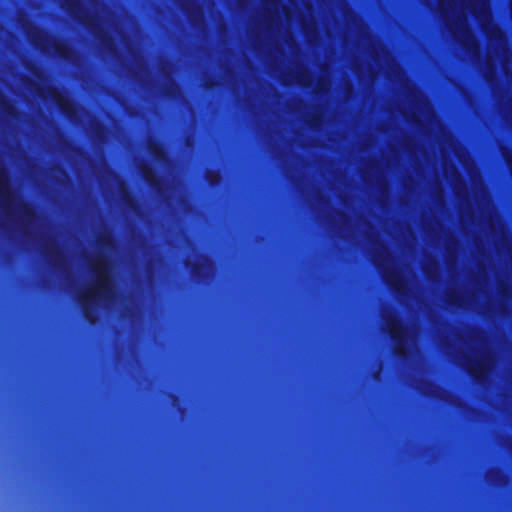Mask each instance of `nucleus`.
Instances as JSON below:
<instances>
[{
    "label": "nucleus",
    "mask_w": 512,
    "mask_h": 512,
    "mask_svg": "<svg viewBox=\"0 0 512 512\" xmlns=\"http://www.w3.org/2000/svg\"><path fill=\"white\" fill-rule=\"evenodd\" d=\"M49 93L60 112L70 118L75 110L71 101L56 88H51Z\"/></svg>",
    "instance_id": "obj_3"
},
{
    "label": "nucleus",
    "mask_w": 512,
    "mask_h": 512,
    "mask_svg": "<svg viewBox=\"0 0 512 512\" xmlns=\"http://www.w3.org/2000/svg\"><path fill=\"white\" fill-rule=\"evenodd\" d=\"M53 50L55 55L62 60H70L72 55V49L63 42H54Z\"/></svg>",
    "instance_id": "obj_8"
},
{
    "label": "nucleus",
    "mask_w": 512,
    "mask_h": 512,
    "mask_svg": "<svg viewBox=\"0 0 512 512\" xmlns=\"http://www.w3.org/2000/svg\"><path fill=\"white\" fill-rule=\"evenodd\" d=\"M6 173L4 168L0 165V198L3 210L5 213L8 212L11 204V193L6 187Z\"/></svg>",
    "instance_id": "obj_5"
},
{
    "label": "nucleus",
    "mask_w": 512,
    "mask_h": 512,
    "mask_svg": "<svg viewBox=\"0 0 512 512\" xmlns=\"http://www.w3.org/2000/svg\"><path fill=\"white\" fill-rule=\"evenodd\" d=\"M200 268H201L200 265L196 264L194 266V271L197 273L200 270Z\"/></svg>",
    "instance_id": "obj_22"
},
{
    "label": "nucleus",
    "mask_w": 512,
    "mask_h": 512,
    "mask_svg": "<svg viewBox=\"0 0 512 512\" xmlns=\"http://www.w3.org/2000/svg\"><path fill=\"white\" fill-rule=\"evenodd\" d=\"M0 107L5 115H7L9 117H15L16 110H15L14 106L9 101H7L6 99H3V101H1V103H0Z\"/></svg>",
    "instance_id": "obj_13"
},
{
    "label": "nucleus",
    "mask_w": 512,
    "mask_h": 512,
    "mask_svg": "<svg viewBox=\"0 0 512 512\" xmlns=\"http://www.w3.org/2000/svg\"><path fill=\"white\" fill-rule=\"evenodd\" d=\"M500 293H501V295L505 296L508 293V289L505 287H501Z\"/></svg>",
    "instance_id": "obj_21"
},
{
    "label": "nucleus",
    "mask_w": 512,
    "mask_h": 512,
    "mask_svg": "<svg viewBox=\"0 0 512 512\" xmlns=\"http://www.w3.org/2000/svg\"><path fill=\"white\" fill-rule=\"evenodd\" d=\"M298 83L301 85V86H307V83L306 81L304 80V75L301 73L298 75Z\"/></svg>",
    "instance_id": "obj_19"
},
{
    "label": "nucleus",
    "mask_w": 512,
    "mask_h": 512,
    "mask_svg": "<svg viewBox=\"0 0 512 512\" xmlns=\"http://www.w3.org/2000/svg\"><path fill=\"white\" fill-rule=\"evenodd\" d=\"M386 281L392 290L396 293H401L403 288L402 279L395 273L386 274Z\"/></svg>",
    "instance_id": "obj_10"
},
{
    "label": "nucleus",
    "mask_w": 512,
    "mask_h": 512,
    "mask_svg": "<svg viewBox=\"0 0 512 512\" xmlns=\"http://www.w3.org/2000/svg\"><path fill=\"white\" fill-rule=\"evenodd\" d=\"M447 300H448V303L453 306H460L461 297L458 293H455V292L449 293Z\"/></svg>",
    "instance_id": "obj_14"
},
{
    "label": "nucleus",
    "mask_w": 512,
    "mask_h": 512,
    "mask_svg": "<svg viewBox=\"0 0 512 512\" xmlns=\"http://www.w3.org/2000/svg\"><path fill=\"white\" fill-rule=\"evenodd\" d=\"M22 211H23V215L28 220L32 219L35 216V213H34L33 209L30 206L26 205V204L22 207Z\"/></svg>",
    "instance_id": "obj_15"
},
{
    "label": "nucleus",
    "mask_w": 512,
    "mask_h": 512,
    "mask_svg": "<svg viewBox=\"0 0 512 512\" xmlns=\"http://www.w3.org/2000/svg\"><path fill=\"white\" fill-rule=\"evenodd\" d=\"M63 5L66 8V10L69 12V14L80 21L81 23L85 24L86 26H90V18L86 16H81V4L80 0H62Z\"/></svg>",
    "instance_id": "obj_4"
},
{
    "label": "nucleus",
    "mask_w": 512,
    "mask_h": 512,
    "mask_svg": "<svg viewBox=\"0 0 512 512\" xmlns=\"http://www.w3.org/2000/svg\"><path fill=\"white\" fill-rule=\"evenodd\" d=\"M149 152L153 156V158L158 162H163L166 160V153L163 146L159 142H150L148 145Z\"/></svg>",
    "instance_id": "obj_9"
},
{
    "label": "nucleus",
    "mask_w": 512,
    "mask_h": 512,
    "mask_svg": "<svg viewBox=\"0 0 512 512\" xmlns=\"http://www.w3.org/2000/svg\"><path fill=\"white\" fill-rule=\"evenodd\" d=\"M120 196L124 205L131 211L138 213L139 205L132 193L123 185L120 186Z\"/></svg>",
    "instance_id": "obj_6"
},
{
    "label": "nucleus",
    "mask_w": 512,
    "mask_h": 512,
    "mask_svg": "<svg viewBox=\"0 0 512 512\" xmlns=\"http://www.w3.org/2000/svg\"><path fill=\"white\" fill-rule=\"evenodd\" d=\"M92 271L95 274L94 283L78 296L84 318L91 324L96 320L92 306L98 301H109L114 294L113 283L108 275V261L104 258L97 259L92 266Z\"/></svg>",
    "instance_id": "obj_1"
},
{
    "label": "nucleus",
    "mask_w": 512,
    "mask_h": 512,
    "mask_svg": "<svg viewBox=\"0 0 512 512\" xmlns=\"http://www.w3.org/2000/svg\"><path fill=\"white\" fill-rule=\"evenodd\" d=\"M98 243H99L100 246L108 248L112 244V239L109 236H101L98 239Z\"/></svg>",
    "instance_id": "obj_16"
},
{
    "label": "nucleus",
    "mask_w": 512,
    "mask_h": 512,
    "mask_svg": "<svg viewBox=\"0 0 512 512\" xmlns=\"http://www.w3.org/2000/svg\"><path fill=\"white\" fill-rule=\"evenodd\" d=\"M468 371L473 378L481 380L488 371L485 359L469 364Z\"/></svg>",
    "instance_id": "obj_7"
},
{
    "label": "nucleus",
    "mask_w": 512,
    "mask_h": 512,
    "mask_svg": "<svg viewBox=\"0 0 512 512\" xmlns=\"http://www.w3.org/2000/svg\"><path fill=\"white\" fill-rule=\"evenodd\" d=\"M387 332L390 338L395 342L396 355H404L402 346L407 340V328L404 323L398 318H391L387 321Z\"/></svg>",
    "instance_id": "obj_2"
},
{
    "label": "nucleus",
    "mask_w": 512,
    "mask_h": 512,
    "mask_svg": "<svg viewBox=\"0 0 512 512\" xmlns=\"http://www.w3.org/2000/svg\"><path fill=\"white\" fill-rule=\"evenodd\" d=\"M105 130L104 126L103 125H98L96 128H95V134L97 135V137H100V135L102 134V132Z\"/></svg>",
    "instance_id": "obj_18"
},
{
    "label": "nucleus",
    "mask_w": 512,
    "mask_h": 512,
    "mask_svg": "<svg viewBox=\"0 0 512 512\" xmlns=\"http://www.w3.org/2000/svg\"><path fill=\"white\" fill-rule=\"evenodd\" d=\"M321 122V118L317 115H313L310 120L308 121V125L311 127V128H316L318 127V124Z\"/></svg>",
    "instance_id": "obj_17"
},
{
    "label": "nucleus",
    "mask_w": 512,
    "mask_h": 512,
    "mask_svg": "<svg viewBox=\"0 0 512 512\" xmlns=\"http://www.w3.org/2000/svg\"><path fill=\"white\" fill-rule=\"evenodd\" d=\"M29 39L31 40L32 44L40 49L41 51L46 50V43L47 41L44 39L42 33L36 32L31 35H29Z\"/></svg>",
    "instance_id": "obj_11"
},
{
    "label": "nucleus",
    "mask_w": 512,
    "mask_h": 512,
    "mask_svg": "<svg viewBox=\"0 0 512 512\" xmlns=\"http://www.w3.org/2000/svg\"><path fill=\"white\" fill-rule=\"evenodd\" d=\"M143 178L150 187L155 189L158 188L159 180L150 168H145L143 170Z\"/></svg>",
    "instance_id": "obj_12"
},
{
    "label": "nucleus",
    "mask_w": 512,
    "mask_h": 512,
    "mask_svg": "<svg viewBox=\"0 0 512 512\" xmlns=\"http://www.w3.org/2000/svg\"><path fill=\"white\" fill-rule=\"evenodd\" d=\"M470 36H471V34H470V33H468V34H466V35H465V40H464V42H463V45H464V47H465L466 49H468V48H469V47H468V44H467V39H468V38H470Z\"/></svg>",
    "instance_id": "obj_20"
}]
</instances>
